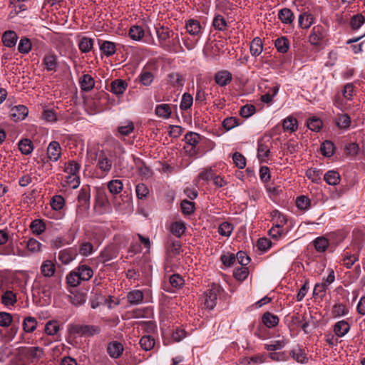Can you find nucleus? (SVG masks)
<instances>
[{"label":"nucleus","instance_id":"4","mask_svg":"<svg viewBox=\"0 0 365 365\" xmlns=\"http://www.w3.org/2000/svg\"><path fill=\"white\" fill-rule=\"evenodd\" d=\"M112 160L104 153L101 151L98 154L97 166L104 173H109L112 168Z\"/></svg>","mask_w":365,"mask_h":365},{"label":"nucleus","instance_id":"19","mask_svg":"<svg viewBox=\"0 0 365 365\" xmlns=\"http://www.w3.org/2000/svg\"><path fill=\"white\" fill-rule=\"evenodd\" d=\"M76 252L71 248L64 249L60 251L58 259L64 264H69L75 258Z\"/></svg>","mask_w":365,"mask_h":365},{"label":"nucleus","instance_id":"30","mask_svg":"<svg viewBox=\"0 0 365 365\" xmlns=\"http://www.w3.org/2000/svg\"><path fill=\"white\" fill-rule=\"evenodd\" d=\"M93 46V40L91 38L84 36L81 38L78 43L79 50L84 53L91 51Z\"/></svg>","mask_w":365,"mask_h":365},{"label":"nucleus","instance_id":"29","mask_svg":"<svg viewBox=\"0 0 365 365\" xmlns=\"http://www.w3.org/2000/svg\"><path fill=\"white\" fill-rule=\"evenodd\" d=\"M262 322L268 328H272L278 324L279 319L277 316L266 312L262 316Z\"/></svg>","mask_w":365,"mask_h":365},{"label":"nucleus","instance_id":"9","mask_svg":"<svg viewBox=\"0 0 365 365\" xmlns=\"http://www.w3.org/2000/svg\"><path fill=\"white\" fill-rule=\"evenodd\" d=\"M324 36L323 28L321 26H317L313 27L309 36V41L313 45H319L324 38Z\"/></svg>","mask_w":365,"mask_h":365},{"label":"nucleus","instance_id":"18","mask_svg":"<svg viewBox=\"0 0 365 365\" xmlns=\"http://www.w3.org/2000/svg\"><path fill=\"white\" fill-rule=\"evenodd\" d=\"M127 86L128 84L125 81L116 79L111 83L110 91L115 95H121L125 92Z\"/></svg>","mask_w":365,"mask_h":365},{"label":"nucleus","instance_id":"16","mask_svg":"<svg viewBox=\"0 0 365 365\" xmlns=\"http://www.w3.org/2000/svg\"><path fill=\"white\" fill-rule=\"evenodd\" d=\"M350 329L349 324L345 320L336 322L334 326V332L339 337L345 336Z\"/></svg>","mask_w":365,"mask_h":365},{"label":"nucleus","instance_id":"47","mask_svg":"<svg viewBox=\"0 0 365 365\" xmlns=\"http://www.w3.org/2000/svg\"><path fill=\"white\" fill-rule=\"evenodd\" d=\"M32 48V44L30 41L26 37L21 38L18 46L19 52L21 53H28Z\"/></svg>","mask_w":365,"mask_h":365},{"label":"nucleus","instance_id":"42","mask_svg":"<svg viewBox=\"0 0 365 365\" xmlns=\"http://www.w3.org/2000/svg\"><path fill=\"white\" fill-rule=\"evenodd\" d=\"M334 145L332 142L326 140L322 145L320 150L324 156L331 157L334 153Z\"/></svg>","mask_w":365,"mask_h":365},{"label":"nucleus","instance_id":"57","mask_svg":"<svg viewBox=\"0 0 365 365\" xmlns=\"http://www.w3.org/2000/svg\"><path fill=\"white\" fill-rule=\"evenodd\" d=\"M289 354L299 363H304L307 361V357L304 352L299 348L292 350Z\"/></svg>","mask_w":365,"mask_h":365},{"label":"nucleus","instance_id":"20","mask_svg":"<svg viewBox=\"0 0 365 365\" xmlns=\"http://www.w3.org/2000/svg\"><path fill=\"white\" fill-rule=\"evenodd\" d=\"M81 88L85 92H89L95 85V81L89 74H84L80 78Z\"/></svg>","mask_w":365,"mask_h":365},{"label":"nucleus","instance_id":"26","mask_svg":"<svg viewBox=\"0 0 365 365\" xmlns=\"http://www.w3.org/2000/svg\"><path fill=\"white\" fill-rule=\"evenodd\" d=\"M181 247L180 241L170 239L167 246L168 253L173 257L178 255L181 252Z\"/></svg>","mask_w":365,"mask_h":365},{"label":"nucleus","instance_id":"44","mask_svg":"<svg viewBox=\"0 0 365 365\" xmlns=\"http://www.w3.org/2000/svg\"><path fill=\"white\" fill-rule=\"evenodd\" d=\"M270 149L269 146L266 143H263L262 140H259L258 142V148H257V157L259 160H263L265 158H267L269 155Z\"/></svg>","mask_w":365,"mask_h":365},{"label":"nucleus","instance_id":"35","mask_svg":"<svg viewBox=\"0 0 365 365\" xmlns=\"http://www.w3.org/2000/svg\"><path fill=\"white\" fill-rule=\"evenodd\" d=\"M139 81L140 83L145 86H149L152 84L154 80V75L152 72L143 70L140 74L139 75Z\"/></svg>","mask_w":365,"mask_h":365},{"label":"nucleus","instance_id":"2","mask_svg":"<svg viewBox=\"0 0 365 365\" xmlns=\"http://www.w3.org/2000/svg\"><path fill=\"white\" fill-rule=\"evenodd\" d=\"M200 135L197 133L190 132L185 135V140L186 145H185L184 148L190 155L194 156L197 155V150L196 146L200 143Z\"/></svg>","mask_w":365,"mask_h":365},{"label":"nucleus","instance_id":"52","mask_svg":"<svg viewBox=\"0 0 365 365\" xmlns=\"http://www.w3.org/2000/svg\"><path fill=\"white\" fill-rule=\"evenodd\" d=\"M192 103V96L190 93H185L182 96L180 108L181 110H186L191 107Z\"/></svg>","mask_w":365,"mask_h":365},{"label":"nucleus","instance_id":"40","mask_svg":"<svg viewBox=\"0 0 365 365\" xmlns=\"http://www.w3.org/2000/svg\"><path fill=\"white\" fill-rule=\"evenodd\" d=\"M123 185L120 180H112L108 182V188L113 195L119 194L123 190Z\"/></svg>","mask_w":365,"mask_h":365},{"label":"nucleus","instance_id":"8","mask_svg":"<svg viewBox=\"0 0 365 365\" xmlns=\"http://www.w3.org/2000/svg\"><path fill=\"white\" fill-rule=\"evenodd\" d=\"M232 79V73L226 70L218 71L215 73V83L220 86H225L229 84Z\"/></svg>","mask_w":365,"mask_h":365},{"label":"nucleus","instance_id":"10","mask_svg":"<svg viewBox=\"0 0 365 365\" xmlns=\"http://www.w3.org/2000/svg\"><path fill=\"white\" fill-rule=\"evenodd\" d=\"M110 297V296H108ZM103 304H108V307H111V304L108 302L106 295H103L101 293L96 292L94 295L91 299V306L93 309H96L98 307Z\"/></svg>","mask_w":365,"mask_h":365},{"label":"nucleus","instance_id":"61","mask_svg":"<svg viewBox=\"0 0 365 365\" xmlns=\"http://www.w3.org/2000/svg\"><path fill=\"white\" fill-rule=\"evenodd\" d=\"M180 206L182 212L185 215H191L195 211V203L191 201L183 200L181 202Z\"/></svg>","mask_w":365,"mask_h":365},{"label":"nucleus","instance_id":"54","mask_svg":"<svg viewBox=\"0 0 365 365\" xmlns=\"http://www.w3.org/2000/svg\"><path fill=\"white\" fill-rule=\"evenodd\" d=\"M365 22V18L364 16L361 14H358L356 15H354L350 22V25L352 29L357 30L361 27V25H363Z\"/></svg>","mask_w":365,"mask_h":365},{"label":"nucleus","instance_id":"1","mask_svg":"<svg viewBox=\"0 0 365 365\" xmlns=\"http://www.w3.org/2000/svg\"><path fill=\"white\" fill-rule=\"evenodd\" d=\"M69 331L72 334H77L85 336H93L101 333V327L96 325H71Z\"/></svg>","mask_w":365,"mask_h":365},{"label":"nucleus","instance_id":"43","mask_svg":"<svg viewBox=\"0 0 365 365\" xmlns=\"http://www.w3.org/2000/svg\"><path fill=\"white\" fill-rule=\"evenodd\" d=\"M140 345L145 351L151 350L155 345V339L149 335H145L140 339Z\"/></svg>","mask_w":365,"mask_h":365},{"label":"nucleus","instance_id":"37","mask_svg":"<svg viewBox=\"0 0 365 365\" xmlns=\"http://www.w3.org/2000/svg\"><path fill=\"white\" fill-rule=\"evenodd\" d=\"M274 46L279 52L285 53L289 49V42L286 37L282 36L275 40Z\"/></svg>","mask_w":365,"mask_h":365},{"label":"nucleus","instance_id":"38","mask_svg":"<svg viewBox=\"0 0 365 365\" xmlns=\"http://www.w3.org/2000/svg\"><path fill=\"white\" fill-rule=\"evenodd\" d=\"M279 19L284 24H291L294 19L292 11L287 8H284L279 11Z\"/></svg>","mask_w":365,"mask_h":365},{"label":"nucleus","instance_id":"23","mask_svg":"<svg viewBox=\"0 0 365 365\" xmlns=\"http://www.w3.org/2000/svg\"><path fill=\"white\" fill-rule=\"evenodd\" d=\"M42 274L46 277H52L56 271V266L51 260L44 261L41 266Z\"/></svg>","mask_w":365,"mask_h":365},{"label":"nucleus","instance_id":"15","mask_svg":"<svg viewBox=\"0 0 365 365\" xmlns=\"http://www.w3.org/2000/svg\"><path fill=\"white\" fill-rule=\"evenodd\" d=\"M156 34L162 46H164L165 42L174 34L173 31L163 26L158 28L156 31Z\"/></svg>","mask_w":365,"mask_h":365},{"label":"nucleus","instance_id":"28","mask_svg":"<svg viewBox=\"0 0 365 365\" xmlns=\"http://www.w3.org/2000/svg\"><path fill=\"white\" fill-rule=\"evenodd\" d=\"M1 299L5 306H13L17 302L16 294L11 290L3 292Z\"/></svg>","mask_w":365,"mask_h":365},{"label":"nucleus","instance_id":"7","mask_svg":"<svg viewBox=\"0 0 365 365\" xmlns=\"http://www.w3.org/2000/svg\"><path fill=\"white\" fill-rule=\"evenodd\" d=\"M61 154V148L57 141H52L47 148V155L52 161H57Z\"/></svg>","mask_w":365,"mask_h":365},{"label":"nucleus","instance_id":"12","mask_svg":"<svg viewBox=\"0 0 365 365\" xmlns=\"http://www.w3.org/2000/svg\"><path fill=\"white\" fill-rule=\"evenodd\" d=\"M18 40V36L14 31H6L2 35V41L6 47H14L16 46Z\"/></svg>","mask_w":365,"mask_h":365},{"label":"nucleus","instance_id":"21","mask_svg":"<svg viewBox=\"0 0 365 365\" xmlns=\"http://www.w3.org/2000/svg\"><path fill=\"white\" fill-rule=\"evenodd\" d=\"M76 272L81 281H88L93 275V269L89 266L86 264L79 265L76 269Z\"/></svg>","mask_w":365,"mask_h":365},{"label":"nucleus","instance_id":"60","mask_svg":"<svg viewBox=\"0 0 365 365\" xmlns=\"http://www.w3.org/2000/svg\"><path fill=\"white\" fill-rule=\"evenodd\" d=\"M256 111L255 106L252 104H247L242 106L240 110V115L242 118H249Z\"/></svg>","mask_w":365,"mask_h":365},{"label":"nucleus","instance_id":"6","mask_svg":"<svg viewBox=\"0 0 365 365\" xmlns=\"http://www.w3.org/2000/svg\"><path fill=\"white\" fill-rule=\"evenodd\" d=\"M124 350L123 346L120 342L113 341L110 342L107 346V352L111 358H119Z\"/></svg>","mask_w":365,"mask_h":365},{"label":"nucleus","instance_id":"39","mask_svg":"<svg viewBox=\"0 0 365 365\" xmlns=\"http://www.w3.org/2000/svg\"><path fill=\"white\" fill-rule=\"evenodd\" d=\"M33 233L36 235L42 234L46 230V224L43 220H34L30 225Z\"/></svg>","mask_w":365,"mask_h":365},{"label":"nucleus","instance_id":"32","mask_svg":"<svg viewBox=\"0 0 365 365\" xmlns=\"http://www.w3.org/2000/svg\"><path fill=\"white\" fill-rule=\"evenodd\" d=\"M19 149L24 155H29L34 150V145L31 140L24 138L19 142Z\"/></svg>","mask_w":365,"mask_h":365},{"label":"nucleus","instance_id":"51","mask_svg":"<svg viewBox=\"0 0 365 365\" xmlns=\"http://www.w3.org/2000/svg\"><path fill=\"white\" fill-rule=\"evenodd\" d=\"M359 260V255H352L346 252L344 255V264L347 269H350L353 264Z\"/></svg>","mask_w":365,"mask_h":365},{"label":"nucleus","instance_id":"25","mask_svg":"<svg viewBox=\"0 0 365 365\" xmlns=\"http://www.w3.org/2000/svg\"><path fill=\"white\" fill-rule=\"evenodd\" d=\"M9 6L11 9V11L9 14V19L14 18L20 12L26 11L27 9L26 5L24 4H23V1H17V2H15V4H11V0H10Z\"/></svg>","mask_w":365,"mask_h":365},{"label":"nucleus","instance_id":"59","mask_svg":"<svg viewBox=\"0 0 365 365\" xmlns=\"http://www.w3.org/2000/svg\"><path fill=\"white\" fill-rule=\"evenodd\" d=\"M59 330V325L56 321H49L46 324L45 332L48 335L53 336Z\"/></svg>","mask_w":365,"mask_h":365},{"label":"nucleus","instance_id":"58","mask_svg":"<svg viewBox=\"0 0 365 365\" xmlns=\"http://www.w3.org/2000/svg\"><path fill=\"white\" fill-rule=\"evenodd\" d=\"M13 322L12 315L6 312H0V327H9Z\"/></svg>","mask_w":365,"mask_h":365},{"label":"nucleus","instance_id":"41","mask_svg":"<svg viewBox=\"0 0 365 365\" xmlns=\"http://www.w3.org/2000/svg\"><path fill=\"white\" fill-rule=\"evenodd\" d=\"M155 114L163 118H168L171 115V108L168 104H160L155 108Z\"/></svg>","mask_w":365,"mask_h":365},{"label":"nucleus","instance_id":"33","mask_svg":"<svg viewBox=\"0 0 365 365\" xmlns=\"http://www.w3.org/2000/svg\"><path fill=\"white\" fill-rule=\"evenodd\" d=\"M100 49L106 56H110L115 53L116 46L113 42L104 41L100 46Z\"/></svg>","mask_w":365,"mask_h":365},{"label":"nucleus","instance_id":"31","mask_svg":"<svg viewBox=\"0 0 365 365\" xmlns=\"http://www.w3.org/2000/svg\"><path fill=\"white\" fill-rule=\"evenodd\" d=\"M37 327V321L33 317H26L23 322V329L26 333H32Z\"/></svg>","mask_w":365,"mask_h":365},{"label":"nucleus","instance_id":"63","mask_svg":"<svg viewBox=\"0 0 365 365\" xmlns=\"http://www.w3.org/2000/svg\"><path fill=\"white\" fill-rule=\"evenodd\" d=\"M65 200L61 195H55L52 197L51 201V206L55 210H60L63 208Z\"/></svg>","mask_w":365,"mask_h":365},{"label":"nucleus","instance_id":"55","mask_svg":"<svg viewBox=\"0 0 365 365\" xmlns=\"http://www.w3.org/2000/svg\"><path fill=\"white\" fill-rule=\"evenodd\" d=\"M66 281L68 285L75 287L80 284L81 279L76 271L70 272L66 277Z\"/></svg>","mask_w":365,"mask_h":365},{"label":"nucleus","instance_id":"53","mask_svg":"<svg viewBox=\"0 0 365 365\" xmlns=\"http://www.w3.org/2000/svg\"><path fill=\"white\" fill-rule=\"evenodd\" d=\"M297 207L303 210H308L311 206V200L304 195H301L297 198Z\"/></svg>","mask_w":365,"mask_h":365},{"label":"nucleus","instance_id":"56","mask_svg":"<svg viewBox=\"0 0 365 365\" xmlns=\"http://www.w3.org/2000/svg\"><path fill=\"white\" fill-rule=\"evenodd\" d=\"M232 230V225L227 222H222L218 227V232L222 236L229 237L231 235Z\"/></svg>","mask_w":365,"mask_h":365},{"label":"nucleus","instance_id":"27","mask_svg":"<svg viewBox=\"0 0 365 365\" xmlns=\"http://www.w3.org/2000/svg\"><path fill=\"white\" fill-rule=\"evenodd\" d=\"M168 83L173 87H182L185 79L183 76L179 73L173 72L168 76Z\"/></svg>","mask_w":365,"mask_h":365},{"label":"nucleus","instance_id":"24","mask_svg":"<svg viewBox=\"0 0 365 365\" xmlns=\"http://www.w3.org/2000/svg\"><path fill=\"white\" fill-rule=\"evenodd\" d=\"M324 180L330 185H336L341 181L339 173L336 170H329L324 176Z\"/></svg>","mask_w":365,"mask_h":365},{"label":"nucleus","instance_id":"45","mask_svg":"<svg viewBox=\"0 0 365 365\" xmlns=\"http://www.w3.org/2000/svg\"><path fill=\"white\" fill-rule=\"evenodd\" d=\"M313 243L316 250L319 252H324L329 246L328 240L324 237H319L316 238Z\"/></svg>","mask_w":365,"mask_h":365},{"label":"nucleus","instance_id":"34","mask_svg":"<svg viewBox=\"0 0 365 365\" xmlns=\"http://www.w3.org/2000/svg\"><path fill=\"white\" fill-rule=\"evenodd\" d=\"M351 118L346 113L339 114L336 119V125L341 129H347L351 125Z\"/></svg>","mask_w":365,"mask_h":365},{"label":"nucleus","instance_id":"48","mask_svg":"<svg viewBox=\"0 0 365 365\" xmlns=\"http://www.w3.org/2000/svg\"><path fill=\"white\" fill-rule=\"evenodd\" d=\"M322 121L319 118L312 117L309 118L307 122V125L309 129L312 131L318 132L322 127Z\"/></svg>","mask_w":365,"mask_h":365},{"label":"nucleus","instance_id":"22","mask_svg":"<svg viewBox=\"0 0 365 365\" xmlns=\"http://www.w3.org/2000/svg\"><path fill=\"white\" fill-rule=\"evenodd\" d=\"M282 127L284 131L293 133L298 128L297 120L292 116H288L283 120Z\"/></svg>","mask_w":365,"mask_h":365},{"label":"nucleus","instance_id":"11","mask_svg":"<svg viewBox=\"0 0 365 365\" xmlns=\"http://www.w3.org/2000/svg\"><path fill=\"white\" fill-rule=\"evenodd\" d=\"M43 64L48 71H56L58 61L57 56L53 53H47L43 58Z\"/></svg>","mask_w":365,"mask_h":365},{"label":"nucleus","instance_id":"13","mask_svg":"<svg viewBox=\"0 0 365 365\" xmlns=\"http://www.w3.org/2000/svg\"><path fill=\"white\" fill-rule=\"evenodd\" d=\"M144 298L143 292L138 289L129 292L127 294L128 302L131 305H138L143 302Z\"/></svg>","mask_w":365,"mask_h":365},{"label":"nucleus","instance_id":"5","mask_svg":"<svg viewBox=\"0 0 365 365\" xmlns=\"http://www.w3.org/2000/svg\"><path fill=\"white\" fill-rule=\"evenodd\" d=\"M28 108L24 105H19L13 107L10 110L11 118L15 120H24L28 115Z\"/></svg>","mask_w":365,"mask_h":365},{"label":"nucleus","instance_id":"62","mask_svg":"<svg viewBox=\"0 0 365 365\" xmlns=\"http://www.w3.org/2000/svg\"><path fill=\"white\" fill-rule=\"evenodd\" d=\"M249 274L248 268L246 266H241L234 271V277L240 281L245 279Z\"/></svg>","mask_w":365,"mask_h":365},{"label":"nucleus","instance_id":"36","mask_svg":"<svg viewBox=\"0 0 365 365\" xmlns=\"http://www.w3.org/2000/svg\"><path fill=\"white\" fill-rule=\"evenodd\" d=\"M170 232L177 237H180L185 231V225L183 222H175L171 224Z\"/></svg>","mask_w":365,"mask_h":365},{"label":"nucleus","instance_id":"14","mask_svg":"<svg viewBox=\"0 0 365 365\" xmlns=\"http://www.w3.org/2000/svg\"><path fill=\"white\" fill-rule=\"evenodd\" d=\"M187 31L192 36H197L201 34L202 26L196 19H189L185 24Z\"/></svg>","mask_w":365,"mask_h":365},{"label":"nucleus","instance_id":"64","mask_svg":"<svg viewBox=\"0 0 365 365\" xmlns=\"http://www.w3.org/2000/svg\"><path fill=\"white\" fill-rule=\"evenodd\" d=\"M272 245V242L266 237L259 238L256 244L257 249L262 252H266Z\"/></svg>","mask_w":365,"mask_h":365},{"label":"nucleus","instance_id":"46","mask_svg":"<svg viewBox=\"0 0 365 365\" xmlns=\"http://www.w3.org/2000/svg\"><path fill=\"white\" fill-rule=\"evenodd\" d=\"M349 312L348 309L343 304H335L331 310V315L333 317L336 318L347 314Z\"/></svg>","mask_w":365,"mask_h":365},{"label":"nucleus","instance_id":"50","mask_svg":"<svg viewBox=\"0 0 365 365\" xmlns=\"http://www.w3.org/2000/svg\"><path fill=\"white\" fill-rule=\"evenodd\" d=\"M212 25L215 29L219 31H224L227 26V23L222 16L217 15L213 19Z\"/></svg>","mask_w":365,"mask_h":365},{"label":"nucleus","instance_id":"49","mask_svg":"<svg viewBox=\"0 0 365 365\" xmlns=\"http://www.w3.org/2000/svg\"><path fill=\"white\" fill-rule=\"evenodd\" d=\"M130 37L135 41L140 40L144 36L143 29L138 26H133L129 30Z\"/></svg>","mask_w":365,"mask_h":365},{"label":"nucleus","instance_id":"3","mask_svg":"<svg viewBox=\"0 0 365 365\" xmlns=\"http://www.w3.org/2000/svg\"><path fill=\"white\" fill-rule=\"evenodd\" d=\"M220 292V287L213 284L210 289L205 293V306L207 309H212L217 304V296Z\"/></svg>","mask_w":365,"mask_h":365},{"label":"nucleus","instance_id":"17","mask_svg":"<svg viewBox=\"0 0 365 365\" xmlns=\"http://www.w3.org/2000/svg\"><path fill=\"white\" fill-rule=\"evenodd\" d=\"M263 51L262 41L259 37H255L250 43V51L252 56H259Z\"/></svg>","mask_w":365,"mask_h":365}]
</instances>
